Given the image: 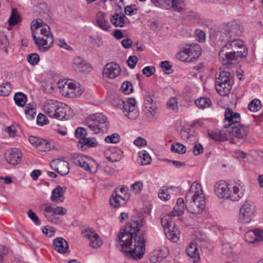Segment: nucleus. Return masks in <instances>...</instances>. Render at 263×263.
<instances>
[{"label": "nucleus", "instance_id": "a211bd4d", "mask_svg": "<svg viewBox=\"0 0 263 263\" xmlns=\"http://www.w3.org/2000/svg\"><path fill=\"white\" fill-rule=\"evenodd\" d=\"M73 68L78 72L86 73L92 69L90 64L80 57H76L73 60Z\"/></svg>", "mask_w": 263, "mask_h": 263}, {"label": "nucleus", "instance_id": "412c9836", "mask_svg": "<svg viewBox=\"0 0 263 263\" xmlns=\"http://www.w3.org/2000/svg\"><path fill=\"white\" fill-rule=\"evenodd\" d=\"M245 239L249 243L263 241V231L259 229L249 231L245 234Z\"/></svg>", "mask_w": 263, "mask_h": 263}, {"label": "nucleus", "instance_id": "052dcab7", "mask_svg": "<svg viewBox=\"0 0 263 263\" xmlns=\"http://www.w3.org/2000/svg\"><path fill=\"white\" fill-rule=\"evenodd\" d=\"M138 62V59L136 56H129L127 60V63L128 67L132 69L135 67Z\"/></svg>", "mask_w": 263, "mask_h": 263}, {"label": "nucleus", "instance_id": "b1692460", "mask_svg": "<svg viewBox=\"0 0 263 263\" xmlns=\"http://www.w3.org/2000/svg\"><path fill=\"white\" fill-rule=\"evenodd\" d=\"M157 107L155 104L150 105L148 106H144V112L146 120L149 122H154L156 121Z\"/></svg>", "mask_w": 263, "mask_h": 263}, {"label": "nucleus", "instance_id": "6ab92c4d", "mask_svg": "<svg viewBox=\"0 0 263 263\" xmlns=\"http://www.w3.org/2000/svg\"><path fill=\"white\" fill-rule=\"evenodd\" d=\"M22 153L16 148L7 150L5 153L6 161L12 165L17 164L21 160Z\"/></svg>", "mask_w": 263, "mask_h": 263}, {"label": "nucleus", "instance_id": "1a4fd4ad", "mask_svg": "<svg viewBox=\"0 0 263 263\" xmlns=\"http://www.w3.org/2000/svg\"><path fill=\"white\" fill-rule=\"evenodd\" d=\"M255 211L253 203L250 201L246 200L239 209L238 218L243 223L249 222L254 216Z\"/></svg>", "mask_w": 263, "mask_h": 263}, {"label": "nucleus", "instance_id": "0e129e2a", "mask_svg": "<svg viewBox=\"0 0 263 263\" xmlns=\"http://www.w3.org/2000/svg\"><path fill=\"white\" fill-rule=\"evenodd\" d=\"M47 117L45 115L42 114H39L36 118V122L38 125H43L44 124H46V120Z\"/></svg>", "mask_w": 263, "mask_h": 263}, {"label": "nucleus", "instance_id": "c03bdc74", "mask_svg": "<svg viewBox=\"0 0 263 263\" xmlns=\"http://www.w3.org/2000/svg\"><path fill=\"white\" fill-rule=\"evenodd\" d=\"M245 190H240L239 188L233 187V193H231L230 200L237 201L240 199L244 195Z\"/></svg>", "mask_w": 263, "mask_h": 263}, {"label": "nucleus", "instance_id": "7c9ffc66", "mask_svg": "<svg viewBox=\"0 0 263 263\" xmlns=\"http://www.w3.org/2000/svg\"><path fill=\"white\" fill-rule=\"evenodd\" d=\"M110 203L114 208H118L121 204L125 203L124 199L121 196L118 194L117 189L112 194L111 197L110 198Z\"/></svg>", "mask_w": 263, "mask_h": 263}, {"label": "nucleus", "instance_id": "774afa93", "mask_svg": "<svg viewBox=\"0 0 263 263\" xmlns=\"http://www.w3.org/2000/svg\"><path fill=\"white\" fill-rule=\"evenodd\" d=\"M134 143L136 146H143L146 145V141L142 137H138L134 141Z\"/></svg>", "mask_w": 263, "mask_h": 263}, {"label": "nucleus", "instance_id": "bf43d9fd", "mask_svg": "<svg viewBox=\"0 0 263 263\" xmlns=\"http://www.w3.org/2000/svg\"><path fill=\"white\" fill-rule=\"evenodd\" d=\"M167 189H161L158 193L159 198L163 200L166 201L170 198V195L166 193Z\"/></svg>", "mask_w": 263, "mask_h": 263}, {"label": "nucleus", "instance_id": "bb28decb", "mask_svg": "<svg viewBox=\"0 0 263 263\" xmlns=\"http://www.w3.org/2000/svg\"><path fill=\"white\" fill-rule=\"evenodd\" d=\"M208 135L211 139L215 141H224L228 139V134L227 129H225L223 127L220 131L209 132Z\"/></svg>", "mask_w": 263, "mask_h": 263}, {"label": "nucleus", "instance_id": "e2e57ef3", "mask_svg": "<svg viewBox=\"0 0 263 263\" xmlns=\"http://www.w3.org/2000/svg\"><path fill=\"white\" fill-rule=\"evenodd\" d=\"M155 103H154L152 96L148 93H146L144 98V106H148V105H153Z\"/></svg>", "mask_w": 263, "mask_h": 263}, {"label": "nucleus", "instance_id": "58836bf2", "mask_svg": "<svg viewBox=\"0 0 263 263\" xmlns=\"http://www.w3.org/2000/svg\"><path fill=\"white\" fill-rule=\"evenodd\" d=\"M14 100L15 104L20 107H23L27 100L26 95L21 92H16L14 96Z\"/></svg>", "mask_w": 263, "mask_h": 263}, {"label": "nucleus", "instance_id": "ea45409f", "mask_svg": "<svg viewBox=\"0 0 263 263\" xmlns=\"http://www.w3.org/2000/svg\"><path fill=\"white\" fill-rule=\"evenodd\" d=\"M195 103L199 108L204 109L210 106L211 101L209 98L200 97L195 101Z\"/></svg>", "mask_w": 263, "mask_h": 263}, {"label": "nucleus", "instance_id": "7ed1b4c3", "mask_svg": "<svg viewBox=\"0 0 263 263\" xmlns=\"http://www.w3.org/2000/svg\"><path fill=\"white\" fill-rule=\"evenodd\" d=\"M105 116L101 113H97L89 116L85 123L90 130L95 134L106 132L109 125Z\"/></svg>", "mask_w": 263, "mask_h": 263}, {"label": "nucleus", "instance_id": "3c124183", "mask_svg": "<svg viewBox=\"0 0 263 263\" xmlns=\"http://www.w3.org/2000/svg\"><path fill=\"white\" fill-rule=\"evenodd\" d=\"M159 253L158 252H154L150 257V260L153 262H156L162 260L164 258H165L167 253L166 252H163L161 256L159 255Z\"/></svg>", "mask_w": 263, "mask_h": 263}, {"label": "nucleus", "instance_id": "de8ad7c7", "mask_svg": "<svg viewBox=\"0 0 263 263\" xmlns=\"http://www.w3.org/2000/svg\"><path fill=\"white\" fill-rule=\"evenodd\" d=\"M12 88L11 84L9 82H6L2 84L0 88L1 95L3 96H8L11 91Z\"/></svg>", "mask_w": 263, "mask_h": 263}, {"label": "nucleus", "instance_id": "72a5a7b5", "mask_svg": "<svg viewBox=\"0 0 263 263\" xmlns=\"http://www.w3.org/2000/svg\"><path fill=\"white\" fill-rule=\"evenodd\" d=\"M139 159L137 160L139 164L146 165L151 163V157L149 154L145 151H142L138 153Z\"/></svg>", "mask_w": 263, "mask_h": 263}, {"label": "nucleus", "instance_id": "f257e3e1", "mask_svg": "<svg viewBox=\"0 0 263 263\" xmlns=\"http://www.w3.org/2000/svg\"><path fill=\"white\" fill-rule=\"evenodd\" d=\"M145 222L143 216L133 215L130 221L118 235L117 241L119 243V250L125 256L135 259L143 257L145 251V231L141 229Z\"/></svg>", "mask_w": 263, "mask_h": 263}, {"label": "nucleus", "instance_id": "4c0bfd02", "mask_svg": "<svg viewBox=\"0 0 263 263\" xmlns=\"http://www.w3.org/2000/svg\"><path fill=\"white\" fill-rule=\"evenodd\" d=\"M165 234L167 238L173 242H177L178 240V235L179 232L178 229L174 226L171 228L170 229H166Z\"/></svg>", "mask_w": 263, "mask_h": 263}, {"label": "nucleus", "instance_id": "2f4dec72", "mask_svg": "<svg viewBox=\"0 0 263 263\" xmlns=\"http://www.w3.org/2000/svg\"><path fill=\"white\" fill-rule=\"evenodd\" d=\"M227 44H230L231 47L233 49V47H237L239 49H243L242 53L241 55L242 57H247L248 55V48L245 45L244 42L242 40H234L231 42H228Z\"/></svg>", "mask_w": 263, "mask_h": 263}, {"label": "nucleus", "instance_id": "f704fd0d", "mask_svg": "<svg viewBox=\"0 0 263 263\" xmlns=\"http://www.w3.org/2000/svg\"><path fill=\"white\" fill-rule=\"evenodd\" d=\"M96 18L99 26L105 31H108L110 25L105 20L104 13L99 11L97 13Z\"/></svg>", "mask_w": 263, "mask_h": 263}, {"label": "nucleus", "instance_id": "cd10ccee", "mask_svg": "<svg viewBox=\"0 0 263 263\" xmlns=\"http://www.w3.org/2000/svg\"><path fill=\"white\" fill-rule=\"evenodd\" d=\"M40 210L44 212V216L51 222H54L56 220L53 217L54 209L52 207L51 203H45L42 205Z\"/></svg>", "mask_w": 263, "mask_h": 263}, {"label": "nucleus", "instance_id": "4be33fe9", "mask_svg": "<svg viewBox=\"0 0 263 263\" xmlns=\"http://www.w3.org/2000/svg\"><path fill=\"white\" fill-rule=\"evenodd\" d=\"M83 236L89 240V246L92 248H97L102 245V241L99 240V236L93 231L85 230L83 232Z\"/></svg>", "mask_w": 263, "mask_h": 263}, {"label": "nucleus", "instance_id": "13d9d810", "mask_svg": "<svg viewBox=\"0 0 263 263\" xmlns=\"http://www.w3.org/2000/svg\"><path fill=\"white\" fill-rule=\"evenodd\" d=\"M125 13L128 15H132L133 14H136L137 12V9L136 8V5H132L130 6H127L124 8Z\"/></svg>", "mask_w": 263, "mask_h": 263}, {"label": "nucleus", "instance_id": "338daca9", "mask_svg": "<svg viewBox=\"0 0 263 263\" xmlns=\"http://www.w3.org/2000/svg\"><path fill=\"white\" fill-rule=\"evenodd\" d=\"M41 139H39L36 137L30 136L29 137V141L34 147L38 148Z\"/></svg>", "mask_w": 263, "mask_h": 263}, {"label": "nucleus", "instance_id": "a19ab883", "mask_svg": "<svg viewBox=\"0 0 263 263\" xmlns=\"http://www.w3.org/2000/svg\"><path fill=\"white\" fill-rule=\"evenodd\" d=\"M98 145V142L95 138H85L82 140H80L78 145L83 147L86 146L89 147H94Z\"/></svg>", "mask_w": 263, "mask_h": 263}, {"label": "nucleus", "instance_id": "c85d7f7f", "mask_svg": "<svg viewBox=\"0 0 263 263\" xmlns=\"http://www.w3.org/2000/svg\"><path fill=\"white\" fill-rule=\"evenodd\" d=\"M185 210L184 201L182 198H179L177 199L176 205L175 206L172 212L170 214L173 216H179L182 215Z\"/></svg>", "mask_w": 263, "mask_h": 263}, {"label": "nucleus", "instance_id": "0eeeda50", "mask_svg": "<svg viewBox=\"0 0 263 263\" xmlns=\"http://www.w3.org/2000/svg\"><path fill=\"white\" fill-rule=\"evenodd\" d=\"M177 53L178 59L184 62L190 63L196 60L201 55L202 49L196 43L186 44Z\"/></svg>", "mask_w": 263, "mask_h": 263}, {"label": "nucleus", "instance_id": "8fccbe9b", "mask_svg": "<svg viewBox=\"0 0 263 263\" xmlns=\"http://www.w3.org/2000/svg\"><path fill=\"white\" fill-rule=\"evenodd\" d=\"M121 89L124 94H129L133 90V84L128 81L124 82L121 85Z\"/></svg>", "mask_w": 263, "mask_h": 263}, {"label": "nucleus", "instance_id": "c9c22d12", "mask_svg": "<svg viewBox=\"0 0 263 263\" xmlns=\"http://www.w3.org/2000/svg\"><path fill=\"white\" fill-rule=\"evenodd\" d=\"M173 215L167 214L163 215L161 219V224L164 229V232L166 231V229H170L172 227L175 226V224L172 222L171 217H174Z\"/></svg>", "mask_w": 263, "mask_h": 263}, {"label": "nucleus", "instance_id": "79ce46f5", "mask_svg": "<svg viewBox=\"0 0 263 263\" xmlns=\"http://www.w3.org/2000/svg\"><path fill=\"white\" fill-rule=\"evenodd\" d=\"M70 156L72 162L79 166H81L82 163H84V160H86L87 159V157L78 153L71 154Z\"/></svg>", "mask_w": 263, "mask_h": 263}, {"label": "nucleus", "instance_id": "9d476101", "mask_svg": "<svg viewBox=\"0 0 263 263\" xmlns=\"http://www.w3.org/2000/svg\"><path fill=\"white\" fill-rule=\"evenodd\" d=\"M156 6L165 9L181 12L185 5L184 0H151Z\"/></svg>", "mask_w": 263, "mask_h": 263}, {"label": "nucleus", "instance_id": "680f3d73", "mask_svg": "<svg viewBox=\"0 0 263 263\" xmlns=\"http://www.w3.org/2000/svg\"><path fill=\"white\" fill-rule=\"evenodd\" d=\"M29 217L34 222L36 225H40V222L39 219L36 214L31 210H29L28 212Z\"/></svg>", "mask_w": 263, "mask_h": 263}, {"label": "nucleus", "instance_id": "f8f14e48", "mask_svg": "<svg viewBox=\"0 0 263 263\" xmlns=\"http://www.w3.org/2000/svg\"><path fill=\"white\" fill-rule=\"evenodd\" d=\"M43 36L37 37L35 34H32L34 43L38 46L40 51L45 52L47 51L52 45L54 42L52 34H42Z\"/></svg>", "mask_w": 263, "mask_h": 263}, {"label": "nucleus", "instance_id": "6e6d98bb", "mask_svg": "<svg viewBox=\"0 0 263 263\" xmlns=\"http://www.w3.org/2000/svg\"><path fill=\"white\" fill-rule=\"evenodd\" d=\"M75 135L80 140H82L86 138V136L87 135V132L85 128L80 127L76 129Z\"/></svg>", "mask_w": 263, "mask_h": 263}, {"label": "nucleus", "instance_id": "aec40b11", "mask_svg": "<svg viewBox=\"0 0 263 263\" xmlns=\"http://www.w3.org/2000/svg\"><path fill=\"white\" fill-rule=\"evenodd\" d=\"M225 119L227 121L228 123H225L224 128L227 129L228 126L233 125L234 124L239 123L240 121V114L237 112H234L233 110L230 108H227L225 111Z\"/></svg>", "mask_w": 263, "mask_h": 263}, {"label": "nucleus", "instance_id": "e433bc0d", "mask_svg": "<svg viewBox=\"0 0 263 263\" xmlns=\"http://www.w3.org/2000/svg\"><path fill=\"white\" fill-rule=\"evenodd\" d=\"M34 10L43 17L48 16L49 9L45 3L42 2L37 4L34 7Z\"/></svg>", "mask_w": 263, "mask_h": 263}, {"label": "nucleus", "instance_id": "9b49d317", "mask_svg": "<svg viewBox=\"0 0 263 263\" xmlns=\"http://www.w3.org/2000/svg\"><path fill=\"white\" fill-rule=\"evenodd\" d=\"M231 46L230 44H226L219 51V59L224 65L231 63L233 61H237L235 51L231 47Z\"/></svg>", "mask_w": 263, "mask_h": 263}, {"label": "nucleus", "instance_id": "49530a36", "mask_svg": "<svg viewBox=\"0 0 263 263\" xmlns=\"http://www.w3.org/2000/svg\"><path fill=\"white\" fill-rule=\"evenodd\" d=\"M171 149L173 152L182 154H184L186 150V147L180 143H176V144H172L171 145Z\"/></svg>", "mask_w": 263, "mask_h": 263}, {"label": "nucleus", "instance_id": "20e7f679", "mask_svg": "<svg viewBox=\"0 0 263 263\" xmlns=\"http://www.w3.org/2000/svg\"><path fill=\"white\" fill-rule=\"evenodd\" d=\"M45 112L49 117L63 120L66 119L68 106L54 100H48L44 104Z\"/></svg>", "mask_w": 263, "mask_h": 263}, {"label": "nucleus", "instance_id": "6e6552de", "mask_svg": "<svg viewBox=\"0 0 263 263\" xmlns=\"http://www.w3.org/2000/svg\"><path fill=\"white\" fill-rule=\"evenodd\" d=\"M114 102L117 103V105L112 103L115 106H122L123 111L128 118L135 120L139 117V111L136 106V101L134 98H128L126 101L118 99L115 100Z\"/></svg>", "mask_w": 263, "mask_h": 263}, {"label": "nucleus", "instance_id": "a18cd8bd", "mask_svg": "<svg viewBox=\"0 0 263 263\" xmlns=\"http://www.w3.org/2000/svg\"><path fill=\"white\" fill-rule=\"evenodd\" d=\"M261 107V102L257 99H253L248 105V108L251 111L256 112Z\"/></svg>", "mask_w": 263, "mask_h": 263}, {"label": "nucleus", "instance_id": "ddd939ff", "mask_svg": "<svg viewBox=\"0 0 263 263\" xmlns=\"http://www.w3.org/2000/svg\"><path fill=\"white\" fill-rule=\"evenodd\" d=\"M208 243L203 238H196V242L191 243L186 250V252L189 256L194 259V262L199 259V253L197 246L199 247L208 248Z\"/></svg>", "mask_w": 263, "mask_h": 263}, {"label": "nucleus", "instance_id": "4d7b16f0", "mask_svg": "<svg viewBox=\"0 0 263 263\" xmlns=\"http://www.w3.org/2000/svg\"><path fill=\"white\" fill-rule=\"evenodd\" d=\"M156 71L155 67L153 66H148L142 69V73L146 77H149L153 75Z\"/></svg>", "mask_w": 263, "mask_h": 263}, {"label": "nucleus", "instance_id": "603ef678", "mask_svg": "<svg viewBox=\"0 0 263 263\" xmlns=\"http://www.w3.org/2000/svg\"><path fill=\"white\" fill-rule=\"evenodd\" d=\"M27 59L28 62L32 65H36L39 61V55L35 53L29 54L27 55Z\"/></svg>", "mask_w": 263, "mask_h": 263}, {"label": "nucleus", "instance_id": "c756f323", "mask_svg": "<svg viewBox=\"0 0 263 263\" xmlns=\"http://www.w3.org/2000/svg\"><path fill=\"white\" fill-rule=\"evenodd\" d=\"M128 19L124 15L116 13L110 17V21L116 27H122L127 22Z\"/></svg>", "mask_w": 263, "mask_h": 263}, {"label": "nucleus", "instance_id": "864d4df0", "mask_svg": "<svg viewBox=\"0 0 263 263\" xmlns=\"http://www.w3.org/2000/svg\"><path fill=\"white\" fill-rule=\"evenodd\" d=\"M120 136L117 133H114L106 137L105 141L109 143H117L120 141Z\"/></svg>", "mask_w": 263, "mask_h": 263}, {"label": "nucleus", "instance_id": "a878e982", "mask_svg": "<svg viewBox=\"0 0 263 263\" xmlns=\"http://www.w3.org/2000/svg\"><path fill=\"white\" fill-rule=\"evenodd\" d=\"M67 187L65 186L61 187L59 185L53 189L52 191L50 197L51 200L52 201L62 202L64 200L63 195L66 191Z\"/></svg>", "mask_w": 263, "mask_h": 263}, {"label": "nucleus", "instance_id": "09e8293b", "mask_svg": "<svg viewBox=\"0 0 263 263\" xmlns=\"http://www.w3.org/2000/svg\"><path fill=\"white\" fill-rule=\"evenodd\" d=\"M167 107L174 112H176L178 110L177 106V100L175 97L171 98L169 99L166 103Z\"/></svg>", "mask_w": 263, "mask_h": 263}, {"label": "nucleus", "instance_id": "f03ea898", "mask_svg": "<svg viewBox=\"0 0 263 263\" xmlns=\"http://www.w3.org/2000/svg\"><path fill=\"white\" fill-rule=\"evenodd\" d=\"M185 208L192 214H199L205 206V197L200 184L193 182L185 196Z\"/></svg>", "mask_w": 263, "mask_h": 263}, {"label": "nucleus", "instance_id": "423d86ee", "mask_svg": "<svg viewBox=\"0 0 263 263\" xmlns=\"http://www.w3.org/2000/svg\"><path fill=\"white\" fill-rule=\"evenodd\" d=\"M242 33L243 28L242 25L235 21L221 24L219 27H215L214 28L205 27L203 29H196L195 33Z\"/></svg>", "mask_w": 263, "mask_h": 263}, {"label": "nucleus", "instance_id": "473e14b6", "mask_svg": "<svg viewBox=\"0 0 263 263\" xmlns=\"http://www.w3.org/2000/svg\"><path fill=\"white\" fill-rule=\"evenodd\" d=\"M21 21V16L17 12L16 8H12L11 10V15L8 20L9 26L8 29L10 30L11 29L10 26H14Z\"/></svg>", "mask_w": 263, "mask_h": 263}, {"label": "nucleus", "instance_id": "dca6fc26", "mask_svg": "<svg viewBox=\"0 0 263 263\" xmlns=\"http://www.w3.org/2000/svg\"><path fill=\"white\" fill-rule=\"evenodd\" d=\"M121 73V68L119 65L114 63H108L105 66L102 74L104 77L114 79Z\"/></svg>", "mask_w": 263, "mask_h": 263}, {"label": "nucleus", "instance_id": "f3484780", "mask_svg": "<svg viewBox=\"0 0 263 263\" xmlns=\"http://www.w3.org/2000/svg\"><path fill=\"white\" fill-rule=\"evenodd\" d=\"M215 192L220 198L230 199L231 191L228 184L223 181H219L215 185Z\"/></svg>", "mask_w": 263, "mask_h": 263}, {"label": "nucleus", "instance_id": "5fc2aeb1", "mask_svg": "<svg viewBox=\"0 0 263 263\" xmlns=\"http://www.w3.org/2000/svg\"><path fill=\"white\" fill-rule=\"evenodd\" d=\"M160 66L163 69V71L166 74H170L173 72L172 66L167 61L161 62L160 63Z\"/></svg>", "mask_w": 263, "mask_h": 263}, {"label": "nucleus", "instance_id": "2eb2a0df", "mask_svg": "<svg viewBox=\"0 0 263 263\" xmlns=\"http://www.w3.org/2000/svg\"><path fill=\"white\" fill-rule=\"evenodd\" d=\"M50 167L62 176H65L69 172V163L65 160L54 159L51 161Z\"/></svg>", "mask_w": 263, "mask_h": 263}, {"label": "nucleus", "instance_id": "4468645a", "mask_svg": "<svg viewBox=\"0 0 263 263\" xmlns=\"http://www.w3.org/2000/svg\"><path fill=\"white\" fill-rule=\"evenodd\" d=\"M227 132L228 134L236 138L242 139L247 135L249 132V128L248 126L241 125L239 123L228 126Z\"/></svg>", "mask_w": 263, "mask_h": 263}, {"label": "nucleus", "instance_id": "39448f33", "mask_svg": "<svg viewBox=\"0 0 263 263\" xmlns=\"http://www.w3.org/2000/svg\"><path fill=\"white\" fill-rule=\"evenodd\" d=\"M233 83L232 74L228 71H222L216 78L215 88L220 96H226L230 93Z\"/></svg>", "mask_w": 263, "mask_h": 263}, {"label": "nucleus", "instance_id": "5701e85b", "mask_svg": "<svg viewBox=\"0 0 263 263\" xmlns=\"http://www.w3.org/2000/svg\"><path fill=\"white\" fill-rule=\"evenodd\" d=\"M40 28V33H51L49 26L42 19L37 18L32 21L30 29L32 33H33Z\"/></svg>", "mask_w": 263, "mask_h": 263}, {"label": "nucleus", "instance_id": "393cba45", "mask_svg": "<svg viewBox=\"0 0 263 263\" xmlns=\"http://www.w3.org/2000/svg\"><path fill=\"white\" fill-rule=\"evenodd\" d=\"M55 250L62 254L65 253L68 249L67 241L62 237H58L53 241Z\"/></svg>", "mask_w": 263, "mask_h": 263}, {"label": "nucleus", "instance_id": "69168bd1", "mask_svg": "<svg viewBox=\"0 0 263 263\" xmlns=\"http://www.w3.org/2000/svg\"><path fill=\"white\" fill-rule=\"evenodd\" d=\"M66 212L67 210L65 208L62 206H57L54 209L53 214L54 216L55 215L63 216L66 214Z\"/></svg>", "mask_w": 263, "mask_h": 263}, {"label": "nucleus", "instance_id": "37998d69", "mask_svg": "<svg viewBox=\"0 0 263 263\" xmlns=\"http://www.w3.org/2000/svg\"><path fill=\"white\" fill-rule=\"evenodd\" d=\"M54 147V143L52 142H48L46 140H41L38 147L39 150L41 151H49Z\"/></svg>", "mask_w": 263, "mask_h": 263}]
</instances>
